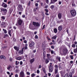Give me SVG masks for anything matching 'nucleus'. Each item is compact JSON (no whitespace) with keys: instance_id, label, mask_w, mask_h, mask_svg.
<instances>
[{"instance_id":"nucleus-23","label":"nucleus","mask_w":77,"mask_h":77,"mask_svg":"<svg viewBox=\"0 0 77 77\" xmlns=\"http://www.w3.org/2000/svg\"><path fill=\"white\" fill-rule=\"evenodd\" d=\"M43 56H44V58H45V51H44L43 52Z\"/></svg>"},{"instance_id":"nucleus-13","label":"nucleus","mask_w":77,"mask_h":77,"mask_svg":"<svg viewBox=\"0 0 77 77\" xmlns=\"http://www.w3.org/2000/svg\"><path fill=\"white\" fill-rule=\"evenodd\" d=\"M22 57H18L16 58L17 60H20L22 59Z\"/></svg>"},{"instance_id":"nucleus-39","label":"nucleus","mask_w":77,"mask_h":77,"mask_svg":"<svg viewBox=\"0 0 77 77\" xmlns=\"http://www.w3.org/2000/svg\"><path fill=\"white\" fill-rule=\"evenodd\" d=\"M22 18H25L26 17V15H22Z\"/></svg>"},{"instance_id":"nucleus-10","label":"nucleus","mask_w":77,"mask_h":77,"mask_svg":"<svg viewBox=\"0 0 77 77\" xmlns=\"http://www.w3.org/2000/svg\"><path fill=\"white\" fill-rule=\"evenodd\" d=\"M2 6L4 7V8H6L7 7V5L4 3L2 4Z\"/></svg>"},{"instance_id":"nucleus-60","label":"nucleus","mask_w":77,"mask_h":77,"mask_svg":"<svg viewBox=\"0 0 77 77\" xmlns=\"http://www.w3.org/2000/svg\"><path fill=\"white\" fill-rule=\"evenodd\" d=\"M7 73L8 74V75H10V72H7Z\"/></svg>"},{"instance_id":"nucleus-21","label":"nucleus","mask_w":77,"mask_h":77,"mask_svg":"<svg viewBox=\"0 0 77 77\" xmlns=\"http://www.w3.org/2000/svg\"><path fill=\"white\" fill-rule=\"evenodd\" d=\"M19 54L20 55L21 54H23V51H20L19 52Z\"/></svg>"},{"instance_id":"nucleus-59","label":"nucleus","mask_w":77,"mask_h":77,"mask_svg":"<svg viewBox=\"0 0 77 77\" xmlns=\"http://www.w3.org/2000/svg\"><path fill=\"white\" fill-rule=\"evenodd\" d=\"M35 38H36L37 39H38V35H35Z\"/></svg>"},{"instance_id":"nucleus-9","label":"nucleus","mask_w":77,"mask_h":77,"mask_svg":"<svg viewBox=\"0 0 77 77\" xmlns=\"http://www.w3.org/2000/svg\"><path fill=\"white\" fill-rule=\"evenodd\" d=\"M49 71L50 72H53V67H49Z\"/></svg>"},{"instance_id":"nucleus-22","label":"nucleus","mask_w":77,"mask_h":77,"mask_svg":"<svg viewBox=\"0 0 77 77\" xmlns=\"http://www.w3.org/2000/svg\"><path fill=\"white\" fill-rule=\"evenodd\" d=\"M19 8L20 9H21V11H22V10H23V7L22 6L19 5Z\"/></svg>"},{"instance_id":"nucleus-58","label":"nucleus","mask_w":77,"mask_h":77,"mask_svg":"<svg viewBox=\"0 0 77 77\" xmlns=\"http://www.w3.org/2000/svg\"><path fill=\"white\" fill-rule=\"evenodd\" d=\"M15 77H18V75L17 74H16L15 75Z\"/></svg>"},{"instance_id":"nucleus-43","label":"nucleus","mask_w":77,"mask_h":77,"mask_svg":"<svg viewBox=\"0 0 77 77\" xmlns=\"http://www.w3.org/2000/svg\"><path fill=\"white\" fill-rule=\"evenodd\" d=\"M17 63H18V61H16L15 64H16V65H18V64Z\"/></svg>"},{"instance_id":"nucleus-49","label":"nucleus","mask_w":77,"mask_h":77,"mask_svg":"<svg viewBox=\"0 0 77 77\" xmlns=\"http://www.w3.org/2000/svg\"><path fill=\"white\" fill-rule=\"evenodd\" d=\"M45 14L46 15H49V14L47 12L45 13Z\"/></svg>"},{"instance_id":"nucleus-4","label":"nucleus","mask_w":77,"mask_h":77,"mask_svg":"<svg viewBox=\"0 0 77 77\" xmlns=\"http://www.w3.org/2000/svg\"><path fill=\"white\" fill-rule=\"evenodd\" d=\"M33 25L34 26L38 27V26H40V24L38 23H36L35 22H33L32 23Z\"/></svg>"},{"instance_id":"nucleus-1","label":"nucleus","mask_w":77,"mask_h":77,"mask_svg":"<svg viewBox=\"0 0 77 77\" xmlns=\"http://www.w3.org/2000/svg\"><path fill=\"white\" fill-rule=\"evenodd\" d=\"M1 9V12H2V11H3V12L2 13V15H6V13L8 12V10L7 9L5 8H0Z\"/></svg>"},{"instance_id":"nucleus-34","label":"nucleus","mask_w":77,"mask_h":77,"mask_svg":"<svg viewBox=\"0 0 77 77\" xmlns=\"http://www.w3.org/2000/svg\"><path fill=\"white\" fill-rule=\"evenodd\" d=\"M3 31H4V32L5 33H7V31H6V30L5 29H3Z\"/></svg>"},{"instance_id":"nucleus-18","label":"nucleus","mask_w":77,"mask_h":77,"mask_svg":"<svg viewBox=\"0 0 77 77\" xmlns=\"http://www.w3.org/2000/svg\"><path fill=\"white\" fill-rule=\"evenodd\" d=\"M42 70L45 73H46V71L45 70V68L44 67H43L42 66Z\"/></svg>"},{"instance_id":"nucleus-16","label":"nucleus","mask_w":77,"mask_h":77,"mask_svg":"<svg viewBox=\"0 0 77 77\" xmlns=\"http://www.w3.org/2000/svg\"><path fill=\"white\" fill-rule=\"evenodd\" d=\"M57 0H51V3H50V4L51 3H54V2H57Z\"/></svg>"},{"instance_id":"nucleus-20","label":"nucleus","mask_w":77,"mask_h":77,"mask_svg":"<svg viewBox=\"0 0 77 77\" xmlns=\"http://www.w3.org/2000/svg\"><path fill=\"white\" fill-rule=\"evenodd\" d=\"M73 52L74 53H77V48L74 49Z\"/></svg>"},{"instance_id":"nucleus-17","label":"nucleus","mask_w":77,"mask_h":77,"mask_svg":"<svg viewBox=\"0 0 77 77\" xmlns=\"http://www.w3.org/2000/svg\"><path fill=\"white\" fill-rule=\"evenodd\" d=\"M58 30L60 31L62 30V27L61 26H59L58 27Z\"/></svg>"},{"instance_id":"nucleus-48","label":"nucleus","mask_w":77,"mask_h":77,"mask_svg":"<svg viewBox=\"0 0 77 77\" xmlns=\"http://www.w3.org/2000/svg\"><path fill=\"white\" fill-rule=\"evenodd\" d=\"M54 5H52L51 6V9H53V8H54Z\"/></svg>"},{"instance_id":"nucleus-27","label":"nucleus","mask_w":77,"mask_h":77,"mask_svg":"<svg viewBox=\"0 0 77 77\" xmlns=\"http://www.w3.org/2000/svg\"><path fill=\"white\" fill-rule=\"evenodd\" d=\"M15 72H20V70L18 69H17L15 71Z\"/></svg>"},{"instance_id":"nucleus-6","label":"nucleus","mask_w":77,"mask_h":77,"mask_svg":"<svg viewBox=\"0 0 77 77\" xmlns=\"http://www.w3.org/2000/svg\"><path fill=\"white\" fill-rule=\"evenodd\" d=\"M55 74H56V73H57V72H58V66L57 65H55Z\"/></svg>"},{"instance_id":"nucleus-15","label":"nucleus","mask_w":77,"mask_h":77,"mask_svg":"<svg viewBox=\"0 0 77 77\" xmlns=\"http://www.w3.org/2000/svg\"><path fill=\"white\" fill-rule=\"evenodd\" d=\"M14 48L16 51H19V48H17L16 47H14Z\"/></svg>"},{"instance_id":"nucleus-31","label":"nucleus","mask_w":77,"mask_h":77,"mask_svg":"<svg viewBox=\"0 0 77 77\" xmlns=\"http://www.w3.org/2000/svg\"><path fill=\"white\" fill-rule=\"evenodd\" d=\"M72 47L73 48H75V45L74 44H73L72 45Z\"/></svg>"},{"instance_id":"nucleus-26","label":"nucleus","mask_w":77,"mask_h":77,"mask_svg":"<svg viewBox=\"0 0 77 77\" xmlns=\"http://www.w3.org/2000/svg\"><path fill=\"white\" fill-rule=\"evenodd\" d=\"M57 59H58L59 60L60 62V57H57Z\"/></svg>"},{"instance_id":"nucleus-52","label":"nucleus","mask_w":77,"mask_h":77,"mask_svg":"<svg viewBox=\"0 0 77 77\" xmlns=\"http://www.w3.org/2000/svg\"><path fill=\"white\" fill-rule=\"evenodd\" d=\"M46 1L47 3V4H48L49 3L48 0H46Z\"/></svg>"},{"instance_id":"nucleus-30","label":"nucleus","mask_w":77,"mask_h":77,"mask_svg":"<svg viewBox=\"0 0 77 77\" xmlns=\"http://www.w3.org/2000/svg\"><path fill=\"white\" fill-rule=\"evenodd\" d=\"M11 30H8V34L10 36H11Z\"/></svg>"},{"instance_id":"nucleus-46","label":"nucleus","mask_w":77,"mask_h":77,"mask_svg":"<svg viewBox=\"0 0 77 77\" xmlns=\"http://www.w3.org/2000/svg\"><path fill=\"white\" fill-rule=\"evenodd\" d=\"M4 25H5V26H8V23H5L4 24Z\"/></svg>"},{"instance_id":"nucleus-32","label":"nucleus","mask_w":77,"mask_h":77,"mask_svg":"<svg viewBox=\"0 0 77 77\" xmlns=\"http://www.w3.org/2000/svg\"><path fill=\"white\" fill-rule=\"evenodd\" d=\"M72 6L73 7H75V4L74 3H72Z\"/></svg>"},{"instance_id":"nucleus-45","label":"nucleus","mask_w":77,"mask_h":77,"mask_svg":"<svg viewBox=\"0 0 77 77\" xmlns=\"http://www.w3.org/2000/svg\"><path fill=\"white\" fill-rule=\"evenodd\" d=\"M32 25L31 24H30L29 25V28H30V29H32Z\"/></svg>"},{"instance_id":"nucleus-38","label":"nucleus","mask_w":77,"mask_h":77,"mask_svg":"<svg viewBox=\"0 0 77 77\" xmlns=\"http://www.w3.org/2000/svg\"><path fill=\"white\" fill-rule=\"evenodd\" d=\"M1 18L3 20H5V17L4 16H2Z\"/></svg>"},{"instance_id":"nucleus-61","label":"nucleus","mask_w":77,"mask_h":77,"mask_svg":"<svg viewBox=\"0 0 77 77\" xmlns=\"http://www.w3.org/2000/svg\"><path fill=\"white\" fill-rule=\"evenodd\" d=\"M61 3H62V2H60V1L59 2V5H61Z\"/></svg>"},{"instance_id":"nucleus-63","label":"nucleus","mask_w":77,"mask_h":77,"mask_svg":"<svg viewBox=\"0 0 77 77\" xmlns=\"http://www.w3.org/2000/svg\"><path fill=\"white\" fill-rule=\"evenodd\" d=\"M51 48H52V49H54V46H51Z\"/></svg>"},{"instance_id":"nucleus-53","label":"nucleus","mask_w":77,"mask_h":77,"mask_svg":"<svg viewBox=\"0 0 77 77\" xmlns=\"http://www.w3.org/2000/svg\"><path fill=\"white\" fill-rule=\"evenodd\" d=\"M42 67V66H41V65H39V67H38L39 68H41Z\"/></svg>"},{"instance_id":"nucleus-40","label":"nucleus","mask_w":77,"mask_h":77,"mask_svg":"<svg viewBox=\"0 0 77 77\" xmlns=\"http://www.w3.org/2000/svg\"><path fill=\"white\" fill-rule=\"evenodd\" d=\"M45 25H44L43 26V28L42 29V30L44 29H45Z\"/></svg>"},{"instance_id":"nucleus-54","label":"nucleus","mask_w":77,"mask_h":77,"mask_svg":"<svg viewBox=\"0 0 77 77\" xmlns=\"http://www.w3.org/2000/svg\"><path fill=\"white\" fill-rule=\"evenodd\" d=\"M48 6L46 5L45 6V8H48Z\"/></svg>"},{"instance_id":"nucleus-55","label":"nucleus","mask_w":77,"mask_h":77,"mask_svg":"<svg viewBox=\"0 0 77 77\" xmlns=\"http://www.w3.org/2000/svg\"><path fill=\"white\" fill-rule=\"evenodd\" d=\"M27 75H30V72H27Z\"/></svg>"},{"instance_id":"nucleus-50","label":"nucleus","mask_w":77,"mask_h":77,"mask_svg":"<svg viewBox=\"0 0 77 77\" xmlns=\"http://www.w3.org/2000/svg\"><path fill=\"white\" fill-rule=\"evenodd\" d=\"M47 39H48V41H50V38H48V37H47Z\"/></svg>"},{"instance_id":"nucleus-33","label":"nucleus","mask_w":77,"mask_h":77,"mask_svg":"<svg viewBox=\"0 0 77 77\" xmlns=\"http://www.w3.org/2000/svg\"><path fill=\"white\" fill-rule=\"evenodd\" d=\"M11 66H9L7 67V69H8L9 70L10 69H11Z\"/></svg>"},{"instance_id":"nucleus-56","label":"nucleus","mask_w":77,"mask_h":77,"mask_svg":"<svg viewBox=\"0 0 77 77\" xmlns=\"http://www.w3.org/2000/svg\"><path fill=\"white\" fill-rule=\"evenodd\" d=\"M35 6H38V3H36L35 5Z\"/></svg>"},{"instance_id":"nucleus-8","label":"nucleus","mask_w":77,"mask_h":77,"mask_svg":"<svg viewBox=\"0 0 77 77\" xmlns=\"http://www.w3.org/2000/svg\"><path fill=\"white\" fill-rule=\"evenodd\" d=\"M35 62V58H33L30 60V62L31 64H32Z\"/></svg>"},{"instance_id":"nucleus-12","label":"nucleus","mask_w":77,"mask_h":77,"mask_svg":"<svg viewBox=\"0 0 77 77\" xmlns=\"http://www.w3.org/2000/svg\"><path fill=\"white\" fill-rule=\"evenodd\" d=\"M0 57L1 59H6V57L3 55L1 56Z\"/></svg>"},{"instance_id":"nucleus-14","label":"nucleus","mask_w":77,"mask_h":77,"mask_svg":"<svg viewBox=\"0 0 77 77\" xmlns=\"http://www.w3.org/2000/svg\"><path fill=\"white\" fill-rule=\"evenodd\" d=\"M58 18L59 19H61L62 17V14L61 13H59L58 14Z\"/></svg>"},{"instance_id":"nucleus-2","label":"nucleus","mask_w":77,"mask_h":77,"mask_svg":"<svg viewBox=\"0 0 77 77\" xmlns=\"http://www.w3.org/2000/svg\"><path fill=\"white\" fill-rule=\"evenodd\" d=\"M70 13L72 16H75L76 15V11L75 10H72L70 11Z\"/></svg>"},{"instance_id":"nucleus-36","label":"nucleus","mask_w":77,"mask_h":77,"mask_svg":"<svg viewBox=\"0 0 77 77\" xmlns=\"http://www.w3.org/2000/svg\"><path fill=\"white\" fill-rule=\"evenodd\" d=\"M35 74L34 73L32 74L31 75V77H35Z\"/></svg>"},{"instance_id":"nucleus-25","label":"nucleus","mask_w":77,"mask_h":77,"mask_svg":"<svg viewBox=\"0 0 77 77\" xmlns=\"http://www.w3.org/2000/svg\"><path fill=\"white\" fill-rule=\"evenodd\" d=\"M47 57H48V58H49V59H50V54H47Z\"/></svg>"},{"instance_id":"nucleus-7","label":"nucleus","mask_w":77,"mask_h":77,"mask_svg":"<svg viewBox=\"0 0 77 77\" xmlns=\"http://www.w3.org/2000/svg\"><path fill=\"white\" fill-rule=\"evenodd\" d=\"M63 53L64 54H66V53H68V50L66 48L64 49L63 51Z\"/></svg>"},{"instance_id":"nucleus-37","label":"nucleus","mask_w":77,"mask_h":77,"mask_svg":"<svg viewBox=\"0 0 77 77\" xmlns=\"http://www.w3.org/2000/svg\"><path fill=\"white\" fill-rule=\"evenodd\" d=\"M45 12H46L47 13L48 12V10L47 9H45Z\"/></svg>"},{"instance_id":"nucleus-62","label":"nucleus","mask_w":77,"mask_h":77,"mask_svg":"<svg viewBox=\"0 0 77 77\" xmlns=\"http://www.w3.org/2000/svg\"><path fill=\"white\" fill-rule=\"evenodd\" d=\"M48 76H51V73H48Z\"/></svg>"},{"instance_id":"nucleus-35","label":"nucleus","mask_w":77,"mask_h":77,"mask_svg":"<svg viewBox=\"0 0 77 77\" xmlns=\"http://www.w3.org/2000/svg\"><path fill=\"white\" fill-rule=\"evenodd\" d=\"M68 74L67 73L65 75L64 77H68Z\"/></svg>"},{"instance_id":"nucleus-42","label":"nucleus","mask_w":77,"mask_h":77,"mask_svg":"<svg viewBox=\"0 0 77 77\" xmlns=\"http://www.w3.org/2000/svg\"><path fill=\"white\" fill-rule=\"evenodd\" d=\"M70 57L71 58V59H73V56H70Z\"/></svg>"},{"instance_id":"nucleus-5","label":"nucleus","mask_w":77,"mask_h":77,"mask_svg":"<svg viewBox=\"0 0 77 77\" xmlns=\"http://www.w3.org/2000/svg\"><path fill=\"white\" fill-rule=\"evenodd\" d=\"M29 47H33L34 45H35V42H33L32 41H30V42L29 43Z\"/></svg>"},{"instance_id":"nucleus-11","label":"nucleus","mask_w":77,"mask_h":77,"mask_svg":"<svg viewBox=\"0 0 77 77\" xmlns=\"http://www.w3.org/2000/svg\"><path fill=\"white\" fill-rule=\"evenodd\" d=\"M22 22L23 21L21 20H19L18 21V23L19 25H21V24H22Z\"/></svg>"},{"instance_id":"nucleus-47","label":"nucleus","mask_w":77,"mask_h":77,"mask_svg":"<svg viewBox=\"0 0 77 77\" xmlns=\"http://www.w3.org/2000/svg\"><path fill=\"white\" fill-rule=\"evenodd\" d=\"M24 43H25V44H26L27 43V41L26 40H25L24 41Z\"/></svg>"},{"instance_id":"nucleus-57","label":"nucleus","mask_w":77,"mask_h":77,"mask_svg":"<svg viewBox=\"0 0 77 77\" xmlns=\"http://www.w3.org/2000/svg\"><path fill=\"white\" fill-rule=\"evenodd\" d=\"M51 54H53V53H54V52L53 51H51Z\"/></svg>"},{"instance_id":"nucleus-64","label":"nucleus","mask_w":77,"mask_h":77,"mask_svg":"<svg viewBox=\"0 0 77 77\" xmlns=\"http://www.w3.org/2000/svg\"><path fill=\"white\" fill-rule=\"evenodd\" d=\"M74 44H77V42H74Z\"/></svg>"},{"instance_id":"nucleus-29","label":"nucleus","mask_w":77,"mask_h":77,"mask_svg":"<svg viewBox=\"0 0 77 77\" xmlns=\"http://www.w3.org/2000/svg\"><path fill=\"white\" fill-rule=\"evenodd\" d=\"M51 68V67H53V65H52V63H50V66L49 67V68Z\"/></svg>"},{"instance_id":"nucleus-28","label":"nucleus","mask_w":77,"mask_h":77,"mask_svg":"<svg viewBox=\"0 0 77 77\" xmlns=\"http://www.w3.org/2000/svg\"><path fill=\"white\" fill-rule=\"evenodd\" d=\"M49 62V60L48 59H47L45 61V63H48Z\"/></svg>"},{"instance_id":"nucleus-24","label":"nucleus","mask_w":77,"mask_h":77,"mask_svg":"<svg viewBox=\"0 0 77 77\" xmlns=\"http://www.w3.org/2000/svg\"><path fill=\"white\" fill-rule=\"evenodd\" d=\"M54 33H57V29H56V28H55V29H54Z\"/></svg>"},{"instance_id":"nucleus-41","label":"nucleus","mask_w":77,"mask_h":77,"mask_svg":"<svg viewBox=\"0 0 77 77\" xmlns=\"http://www.w3.org/2000/svg\"><path fill=\"white\" fill-rule=\"evenodd\" d=\"M55 77H59V73H57V74Z\"/></svg>"},{"instance_id":"nucleus-3","label":"nucleus","mask_w":77,"mask_h":77,"mask_svg":"<svg viewBox=\"0 0 77 77\" xmlns=\"http://www.w3.org/2000/svg\"><path fill=\"white\" fill-rule=\"evenodd\" d=\"M19 77H25V75L23 71H21L20 72Z\"/></svg>"},{"instance_id":"nucleus-19","label":"nucleus","mask_w":77,"mask_h":77,"mask_svg":"<svg viewBox=\"0 0 77 77\" xmlns=\"http://www.w3.org/2000/svg\"><path fill=\"white\" fill-rule=\"evenodd\" d=\"M57 38V35H55L54 36H53L51 38V39H56V38Z\"/></svg>"},{"instance_id":"nucleus-44","label":"nucleus","mask_w":77,"mask_h":77,"mask_svg":"<svg viewBox=\"0 0 77 77\" xmlns=\"http://www.w3.org/2000/svg\"><path fill=\"white\" fill-rule=\"evenodd\" d=\"M39 70H37V74H39Z\"/></svg>"},{"instance_id":"nucleus-51","label":"nucleus","mask_w":77,"mask_h":77,"mask_svg":"<svg viewBox=\"0 0 77 77\" xmlns=\"http://www.w3.org/2000/svg\"><path fill=\"white\" fill-rule=\"evenodd\" d=\"M20 65H23V62L20 61Z\"/></svg>"}]
</instances>
